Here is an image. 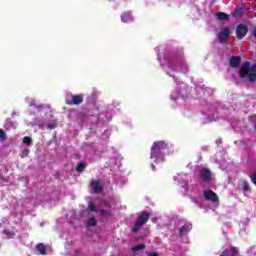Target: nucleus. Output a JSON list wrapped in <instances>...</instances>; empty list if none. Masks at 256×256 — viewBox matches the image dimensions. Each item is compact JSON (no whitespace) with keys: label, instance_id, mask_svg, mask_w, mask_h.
I'll list each match as a JSON object with an SVG mask.
<instances>
[{"label":"nucleus","instance_id":"nucleus-1","mask_svg":"<svg viewBox=\"0 0 256 256\" xmlns=\"http://www.w3.org/2000/svg\"><path fill=\"white\" fill-rule=\"evenodd\" d=\"M240 79H247L250 83L256 81V63L251 65V62L244 61L240 66L239 70Z\"/></svg>","mask_w":256,"mask_h":256},{"label":"nucleus","instance_id":"nucleus-2","mask_svg":"<svg viewBox=\"0 0 256 256\" xmlns=\"http://www.w3.org/2000/svg\"><path fill=\"white\" fill-rule=\"evenodd\" d=\"M168 149L167 143L165 141H156L153 143L151 147V159L153 157L155 159H160L161 161H165V151Z\"/></svg>","mask_w":256,"mask_h":256},{"label":"nucleus","instance_id":"nucleus-3","mask_svg":"<svg viewBox=\"0 0 256 256\" xmlns=\"http://www.w3.org/2000/svg\"><path fill=\"white\" fill-rule=\"evenodd\" d=\"M147 221H149V212H141L136 219L134 226L132 227V233H139V229H141L145 223H147Z\"/></svg>","mask_w":256,"mask_h":256},{"label":"nucleus","instance_id":"nucleus-4","mask_svg":"<svg viewBox=\"0 0 256 256\" xmlns=\"http://www.w3.org/2000/svg\"><path fill=\"white\" fill-rule=\"evenodd\" d=\"M247 33H249V27L247 25L240 23L236 27V37L241 41L242 39H245L247 37Z\"/></svg>","mask_w":256,"mask_h":256},{"label":"nucleus","instance_id":"nucleus-5","mask_svg":"<svg viewBox=\"0 0 256 256\" xmlns=\"http://www.w3.org/2000/svg\"><path fill=\"white\" fill-rule=\"evenodd\" d=\"M229 37H231V29L229 27H224L220 30L217 39L219 43H227Z\"/></svg>","mask_w":256,"mask_h":256},{"label":"nucleus","instance_id":"nucleus-6","mask_svg":"<svg viewBox=\"0 0 256 256\" xmlns=\"http://www.w3.org/2000/svg\"><path fill=\"white\" fill-rule=\"evenodd\" d=\"M66 105H81L83 103V94L71 95L70 98H67L65 101Z\"/></svg>","mask_w":256,"mask_h":256},{"label":"nucleus","instance_id":"nucleus-7","mask_svg":"<svg viewBox=\"0 0 256 256\" xmlns=\"http://www.w3.org/2000/svg\"><path fill=\"white\" fill-rule=\"evenodd\" d=\"M200 179L203 183H211V170L205 167L201 168Z\"/></svg>","mask_w":256,"mask_h":256},{"label":"nucleus","instance_id":"nucleus-8","mask_svg":"<svg viewBox=\"0 0 256 256\" xmlns=\"http://www.w3.org/2000/svg\"><path fill=\"white\" fill-rule=\"evenodd\" d=\"M204 199L206 201H212V203H217L219 201V196L213 190H204Z\"/></svg>","mask_w":256,"mask_h":256},{"label":"nucleus","instance_id":"nucleus-9","mask_svg":"<svg viewBox=\"0 0 256 256\" xmlns=\"http://www.w3.org/2000/svg\"><path fill=\"white\" fill-rule=\"evenodd\" d=\"M90 185L93 193L96 195H99V193L103 192V185H101V180L92 181Z\"/></svg>","mask_w":256,"mask_h":256},{"label":"nucleus","instance_id":"nucleus-10","mask_svg":"<svg viewBox=\"0 0 256 256\" xmlns=\"http://www.w3.org/2000/svg\"><path fill=\"white\" fill-rule=\"evenodd\" d=\"M241 65V56H232L229 60V66L232 69H237Z\"/></svg>","mask_w":256,"mask_h":256},{"label":"nucleus","instance_id":"nucleus-11","mask_svg":"<svg viewBox=\"0 0 256 256\" xmlns=\"http://www.w3.org/2000/svg\"><path fill=\"white\" fill-rule=\"evenodd\" d=\"M191 229H193V225L191 223L184 224L183 226H181V228L179 230V236L185 237V235H187V233H189V231H191Z\"/></svg>","mask_w":256,"mask_h":256},{"label":"nucleus","instance_id":"nucleus-12","mask_svg":"<svg viewBox=\"0 0 256 256\" xmlns=\"http://www.w3.org/2000/svg\"><path fill=\"white\" fill-rule=\"evenodd\" d=\"M244 13H245V9H243V7H237L232 12V16L234 17V19H241V17H243Z\"/></svg>","mask_w":256,"mask_h":256},{"label":"nucleus","instance_id":"nucleus-13","mask_svg":"<svg viewBox=\"0 0 256 256\" xmlns=\"http://www.w3.org/2000/svg\"><path fill=\"white\" fill-rule=\"evenodd\" d=\"M122 23H131L133 21V14L131 12H124L121 15Z\"/></svg>","mask_w":256,"mask_h":256},{"label":"nucleus","instance_id":"nucleus-14","mask_svg":"<svg viewBox=\"0 0 256 256\" xmlns=\"http://www.w3.org/2000/svg\"><path fill=\"white\" fill-rule=\"evenodd\" d=\"M215 16L218 21H229V15L225 12H216Z\"/></svg>","mask_w":256,"mask_h":256},{"label":"nucleus","instance_id":"nucleus-15","mask_svg":"<svg viewBox=\"0 0 256 256\" xmlns=\"http://www.w3.org/2000/svg\"><path fill=\"white\" fill-rule=\"evenodd\" d=\"M36 251H39L40 255H47V248L43 243H39L36 245Z\"/></svg>","mask_w":256,"mask_h":256},{"label":"nucleus","instance_id":"nucleus-16","mask_svg":"<svg viewBox=\"0 0 256 256\" xmlns=\"http://www.w3.org/2000/svg\"><path fill=\"white\" fill-rule=\"evenodd\" d=\"M230 256H239V249L235 246L230 247Z\"/></svg>","mask_w":256,"mask_h":256},{"label":"nucleus","instance_id":"nucleus-17","mask_svg":"<svg viewBox=\"0 0 256 256\" xmlns=\"http://www.w3.org/2000/svg\"><path fill=\"white\" fill-rule=\"evenodd\" d=\"M31 143H33V139H31V137L25 136L23 138V144L24 145H27L28 147H30Z\"/></svg>","mask_w":256,"mask_h":256},{"label":"nucleus","instance_id":"nucleus-18","mask_svg":"<svg viewBox=\"0 0 256 256\" xmlns=\"http://www.w3.org/2000/svg\"><path fill=\"white\" fill-rule=\"evenodd\" d=\"M87 225L89 227H95L97 225V220L95 218H89L87 221Z\"/></svg>","mask_w":256,"mask_h":256},{"label":"nucleus","instance_id":"nucleus-19","mask_svg":"<svg viewBox=\"0 0 256 256\" xmlns=\"http://www.w3.org/2000/svg\"><path fill=\"white\" fill-rule=\"evenodd\" d=\"M145 249V244H138L132 247V251H143Z\"/></svg>","mask_w":256,"mask_h":256},{"label":"nucleus","instance_id":"nucleus-20","mask_svg":"<svg viewBox=\"0 0 256 256\" xmlns=\"http://www.w3.org/2000/svg\"><path fill=\"white\" fill-rule=\"evenodd\" d=\"M0 140L1 141H7V133H5V130L0 128Z\"/></svg>","mask_w":256,"mask_h":256},{"label":"nucleus","instance_id":"nucleus-21","mask_svg":"<svg viewBox=\"0 0 256 256\" xmlns=\"http://www.w3.org/2000/svg\"><path fill=\"white\" fill-rule=\"evenodd\" d=\"M242 190L244 193H247V191H249V182L248 181H243Z\"/></svg>","mask_w":256,"mask_h":256},{"label":"nucleus","instance_id":"nucleus-22","mask_svg":"<svg viewBox=\"0 0 256 256\" xmlns=\"http://www.w3.org/2000/svg\"><path fill=\"white\" fill-rule=\"evenodd\" d=\"M83 169H85V162H80L76 167V171H78V173H81Z\"/></svg>","mask_w":256,"mask_h":256},{"label":"nucleus","instance_id":"nucleus-23","mask_svg":"<svg viewBox=\"0 0 256 256\" xmlns=\"http://www.w3.org/2000/svg\"><path fill=\"white\" fill-rule=\"evenodd\" d=\"M88 209H89V211L95 212V211H97V206H95L94 202H89Z\"/></svg>","mask_w":256,"mask_h":256},{"label":"nucleus","instance_id":"nucleus-24","mask_svg":"<svg viewBox=\"0 0 256 256\" xmlns=\"http://www.w3.org/2000/svg\"><path fill=\"white\" fill-rule=\"evenodd\" d=\"M100 215L102 217H105V215H111V211L102 209V210H100Z\"/></svg>","mask_w":256,"mask_h":256},{"label":"nucleus","instance_id":"nucleus-25","mask_svg":"<svg viewBox=\"0 0 256 256\" xmlns=\"http://www.w3.org/2000/svg\"><path fill=\"white\" fill-rule=\"evenodd\" d=\"M220 256H231V250L225 249L221 252Z\"/></svg>","mask_w":256,"mask_h":256},{"label":"nucleus","instance_id":"nucleus-26","mask_svg":"<svg viewBox=\"0 0 256 256\" xmlns=\"http://www.w3.org/2000/svg\"><path fill=\"white\" fill-rule=\"evenodd\" d=\"M20 156H21L22 159H25V157H29V150L22 151Z\"/></svg>","mask_w":256,"mask_h":256},{"label":"nucleus","instance_id":"nucleus-27","mask_svg":"<svg viewBox=\"0 0 256 256\" xmlns=\"http://www.w3.org/2000/svg\"><path fill=\"white\" fill-rule=\"evenodd\" d=\"M250 179H251L252 183H254V185L256 186V173L252 174L250 176Z\"/></svg>","mask_w":256,"mask_h":256},{"label":"nucleus","instance_id":"nucleus-28","mask_svg":"<svg viewBox=\"0 0 256 256\" xmlns=\"http://www.w3.org/2000/svg\"><path fill=\"white\" fill-rule=\"evenodd\" d=\"M55 127H56L55 124H48L47 125V129H49L50 131L55 129Z\"/></svg>","mask_w":256,"mask_h":256},{"label":"nucleus","instance_id":"nucleus-29","mask_svg":"<svg viewBox=\"0 0 256 256\" xmlns=\"http://www.w3.org/2000/svg\"><path fill=\"white\" fill-rule=\"evenodd\" d=\"M0 179L4 181V183H7L8 181L7 178L3 177V174H0Z\"/></svg>","mask_w":256,"mask_h":256},{"label":"nucleus","instance_id":"nucleus-30","mask_svg":"<svg viewBox=\"0 0 256 256\" xmlns=\"http://www.w3.org/2000/svg\"><path fill=\"white\" fill-rule=\"evenodd\" d=\"M3 233H4V235H11V232H9L8 229H4V230H3Z\"/></svg>","mask_w":256,"mask_h":256},{"label":"nucleus","instance_id":"nucleus-31","mask_svg":"<svg viewBox=\"0 0 256 256\" xmlns=\"http://www.w3.org/2000/svg\"><path fill=\"white\" fill-rule=\"evenodd\" d=\"M186 193H189V184H186V186L184 187Z\"/></svg>","mask_w":256,"mask_h":256},{"label":"nucleus","instance_id":"nucleus-32","mask_svg":"<svg viewBox=\"0 0 256 256\" xmlns=\"http://www.w3.org/2000/svg\"><path fill=\"white\" fill-rule=\"evenodd\" d=\"M148 256H159V255H157V253H155V252H151L148 254Z\"/></svg>","mask_w":256,"mask_h":256},{"label":"nucleus","instance_id":"nucleus-33","mask_svg":"<svg viewBox=\"0 0 256 256\" xmlns=\"http://www.w3.org/2000/svg\"><path fill=\"white\" fill-rule=\"evenodd\" d=\"M152 169L155 170V165L152 164Z\"/></svg>","mask_w":256,"mask_h":256}]
</instances>
